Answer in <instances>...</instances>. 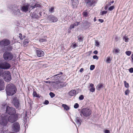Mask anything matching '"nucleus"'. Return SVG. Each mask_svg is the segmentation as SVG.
<instances>
[{
    "label": "nucleus",
    "instance_id": "1",
    "mask_svg": "<svg viewBox=\"0 0 133 133\" xmlns=\"http://www.w3.org/2000/svg\"><path fill=\"white\" fill-rule=\"evenodd\" d=\"M18 117V114L10 115L9 116L4 114L0 116V124L2 125L5 126L8 121L11 123H13L16 121Z\"/></svg>",
    "mask_w": 133,
    "mask_h": 133
},
{
    "label": "nucleus",
    "instance_id": "2",
    "mask_svg": "<svg viewBox=\"0 0 133 133\" xmlns=\"http://www.w3.org/2000/svg\"><path fill=\"white\" fill-rule=\"evenodd\" d=\"M40 6V4L38 3L32 4L26 3L21 5L20 6V9L23 12L26 13L28 11L30 12V11L34 8Z\"/></svg>",
    "mask_w": 133,
    "mask_h": 133
},
{
    "label": "nucleus",
    "instance_id": "3",
    "mask_svg": "<svg viewBox=\"0 0 133 133\" xmlns=\"http://www.w3.org/2000/svg\"><path fill=\"white\" fill-rule=\"evenodd\" d=\"M17 91L15 86L12 84H8L6 88V91L7 95L12 96L15 94Z\"/></svg>",
    "mask_w": 133,
    "mask_h": 133
},
{
    "label": "nucleus",
    "instance_id": "4",
    "mask_svg": "<svg viewBox=\"0 0 133 133\" xmlns=\"http://www.w3.org/2000/svg\"><path fill=\"white\" fill-rule=\"evenodd\" d=\"M9 8L12 10V14L15 16H19L22 15L18 5L16 4L11 5L9 6Z\"/></svg>",
    "mask_w": 133,
    "mask_h": 133
},
{
    "label": "nucleus",
    "instance_id": "5",
    "mask_svg": "<svg viewBox=\"0 0 133 133\" xmlns=\"http://www.w3.org/2000/svg\"><path fill=\"white\" fill-rule=\"evenodd\" d=\"M11 67L10 64L7 62L0 60V69L8 70Z\"/></svg>",
    "mask_w": 133,
    "mask_h": 133
},
{
    "label": "nucleus",
    "instance_id": "6",
    "mask_svg": "<svg viewBox=\"0 0 133 133\" xmlns=\"http://www.w3.org/2000/svg\"><path fill=\"white\" fill-rule=\"evenodd\" d=\"M14 56L12 54L9 52H4L3 55L4 59L7 61L11 60L13 58Z\"/></svg>",
    "mask_w": 133,
    "mask_h": 133
},
{
    "label": "nucleus",
    "instance_id": "7",
    "mask_svg": "<svg viewBox=\"0 0 133 133\" xmlns=\"http://www.w3.org/2000/svg\"><path fill=\"white\" fill-rule=\"evenodd\" d=\"M3 77L5 81L6 82H9L11 80V73L8 71H6L4 72Z\"/></svg>",
    "mask_w": 133,
    "mask_h": 133
},
{
    "label": "nucleus",
    "instance_id": "8",
    "mask_svg": "<svg viewBox=\"0 0 133 133\" xmlns=\"http://www.w3.org/2000/svg\"><path fill=\"white\" fill-rule=\"evenodd\" d=\"M91 110L87 108H83L81 110V113L85 117L90 116L91 114Z\"/></svg>",
    "mask_w": 133,
    "mask_h": 133
},
{
    "label": "nucleus",
    "instance_id": "9",
    "mask_svg": "<svg viewBox=\"0 0 133 133\" xmlns=\"http://www.w3.org/2000/svg\"><path fill=\"white\" fill-rule=\"evenodd\" d=\"M20 129V127L19 123L16 122L14 123L12 125V131L15 132L19 131Z\"/></svg>",
    "mask_w": 133,
    "mask_h": 133
},
{
    "label": "nucleus",
    "instance_id": "10",
    "mask_svg": "<svg viewBox=\"0 0 133 133\" xmlns=\"http://www.w3.org/2000/svg\"><path fill=\"white\" fill-rule=\"evenodd\" d=\"M6 112V113L10 115L14 114L16 113L15 109L14 108L9 106L7 107Z\"/></svg>",
    "mask_w": 133,
    "mask_h": 133
},
{
    "label": "nucleus",
    "instance_id": "11",
    "mask_svg": "<svg viewBox=\"0 0 133 133\" xmlns=\"http://www.w3.org/2000/svg\"><path fill=\"white\" fill-rule=\"evenodd\" d=\"M55 86L57 88H62L65 87L66 83L59 81H58L55 83Z\"/></svg>",
    "mask_w": 133,
    "mask_h": 133
},
{
    "label": "nucleus",
    "instance_id": "12",
    "mask_svg": "<svg viewBox=\"0 0 133 133\" xmlns=\"http://www.w3.org/2000/svg\"><path fill=\"white\" fill-rule=\"evenodd\" d=\"M96 3L97 1L95 0H87L86 2L87 5L89 7L94 6Z\"/></svg>",
    "mask_w": 133,
    "mask_h": 133
},
{
    "label": "nucleus",
    "instance_id": "13",
    "mask_svg": "<svg viewBox=\"0 0 133 133\" xmlns=\"http://www.w3.org/2000/svg\"><path fill=\"white\" fill-rule=\"evenodd\" d=\"M10 41L7 39H4L0 41V45L5 46L9 44Z\"/></svg>",
    "mask_w": 133,
    "mask_h": 133
},
{
    "label": "nucleus",
    "instance_id": "14",
    "mask_svg": "<svg viewBox=\"0 0 133 133\" xmlns=\"http://www.w3.org/2000/svg\"><path fill=\"white\" fill-rule=\"evenodd\" d=\"M12 103L15 107L17 108H19V101L16 97H14L13 99Z\"/></svg>",
    "mask_w": 133,
    "mask_h": 133
},
{
    "label": "nucleus",
    "instance_id": "15",
    "mask_svg": "<svg viewBox=\"0 0 133 133\" xmlns=\"http://www.w3.org/2000/svg\"><path fill=\"white\" fill-rule=\"evenodd\" d=\"M48 19L52 22H56L58 20L57 18L55 17L52 15H49L48 18Z\"/></svg>",
    "mask_w": 133,
    "mask_h": 133
},
{
    "label": "nucleus",
    "instance_id": "16",
    "mask_svg": "<svg viewBox=\"0 0 133 133\" xmlns=\"http://www.w3.org/2000/svg\"><path fill=\"white\" fill-rule=\"evenodd\" d=\"M36 53L37 56L39 57L44 56V52L43 51L38 49L36 50Z\"/></svg>",
    "mask_w": 133,
    "mask_h": 133
},
{
    "label": "nucleus",
    "instance_id": "17",
    "mask_svg": "<svg viewBox=\"0 0 133 133\" xmlns=\"http://www.w3.org/2000/svg\"><path fill=\"white\" fill-rule=\"evenodd\" d=\"M5 88L4 83L3 80L0 79V91L3 90Z\"/></svg>",
    "mask_w": 133,
    "mask_h": 133
},
{
    "label": "nucleus",
    "instance_id": "18",
    "mask_svg": "<svg viewBox=\"0 0 133 133\" xmlns=\"http://www.w3.org/2000/svg\"><path fill=\"white\" fill-rule=\"evenodd\" d=\"M71 1L73 8H76L78 3V0H71Z\"/></svg>",
    "mask_w": 133,
    "mask_h": 133
},
{
    "label": "nucleus",
    "instance_id": "19",
    "mask_svg": "<svg viewBox=\"0 0 133 133\" xmlns=\"http://www.w3.org/2000/svg\"><path fill=\"white\" fill-rule=\"evenodd\" d=\"M75 122L78 126H79L81 125L82 121L79 117H76L75 118Z\"/></svg>",
    "mask_w": 133,
    "mask_h": 133
},
{
    "label": "nucleus",
    "instance_id": "20",
    "mask_svg": "<svg viewBox=\"0 0 133 133\" xmlns=\"http://www.w3.org/2000/svg\"><path fill=\"white\" fill-rule=\"evenodd\" d=\"M31 17L33 19L37 18L38 17V16L35 12H33L31 15Z\"/></svg>",
    "mask_w": 133,
    "mask_h": 133
},
{
    "label": "nucleus",
    "instance_id": "21",
    "mask_svg": "<svg viewBox=\"0 0 133 133\" xmlns=\"http://www.w3.org/2000/svg\"><path fill=\"white\" fill-rule=\"evenodd\" d=\"M76 94V91L75 90H72L69 93V95L71 96H73L75 95Z\"/></svg>",
    "mask_w": 133,
    "mask_h": 133
},
{
    "label": "nucleus",
    "instance_id": "22",
    "mask_svg": "<svg viewBox=\"0 0 133 133\" xmlns=\"http://www.w3.org/2000/svg\"><path fill=\"white\" fill-rule=\"evenodd\" d=\"M78 22H77L71 24L70 27V29H71L74 28L75 26H77L78 24Z\"/></svg>",
    "mask_w": 133,
    "mask_h": 133
},
{
    "label": "nucleus",
    "instance_id": "23",
    "mask_svg": "<svg viewBox=\"0 0 133 133\" xmlns=\"http://www.w3.org/2000/svg\"><path fill=\"white\" fill-rule=\"evenodd\" d=\"M62 107L64 108V109L66 110L67 111H68L69 109V108L68 107V106L65 104H62Z\"/></svg>",
    "mask_w": 133,
    "mask_h": 133
},
{
    "label": "nucleus",
    "instance_id": "24",
    "mask_svg": "<svg viewBox=\"0 0 133 133\" xmlns=\"http://www.w3.org/2000/svg\"><path fill=\"white\" fill-rule=\"evenodd\" d=\"M123 39L124 40L125 42H127L129 41V38L126 36H124L123 37Z\"/></svg>",
    "mask_w": 133,
    "mask_h": 133
},
{
    "label": "nucleus",
    "instance_id": "25",
    "mask_svg": "<svg viewBox=\"0 0 133 133\" xmlns=\"http://www.w3.org/2000/svg\"><path fill=\"white\" fill-rule=\"evenodd\" d=\"M120 50L118 48L115 49L113 51V52L116 54L118 53Z\"/></svg>",
    "mask_w": 133,
    "mask_h": 133
},
{
    "label": "nucleus",
    "instance_id": "26",
    "mask_svg": "<svg viewBox=\"0 0 133 133\" xmlns=\"http://www.w3.org/2000/svg\"><path fill=\"white\" fill-rule=\"evenodd\" d=\"M103 86L102 84H98V85L97 87V89L99 90L100 89L102 88Z\"/></svg>",
    "mask_w": 133,
    "mask_h": 133
},
{
    "label": "nucleus",
    "instance_id": "27",
    "mask_svg": "<svg viewBox=\"0 0 133 133\" xmlns=\"http://www.w3.org/2000/svg\"><path fill=\"white\" fill-rule=\"evenodd\" d=\"M19 37L21 40H22V39H23L25 37V36H24V35H23V36L22 34H19Z\"/></svg>",
    "mask_w": 133,
    "mask_h": 133
},
{
    "label": "nucleus",
    "instance_id": "28",
    "mask_svg": "<svg viewBox=\"0 0 133 133\" xmlns=\"http://www.w3.org/2000/svg\"><path fill=\"white\" fill-rule=\"evenodd\" d=\"M107 12V11H102L100 12V15H103L105 14H106Z\"/></svg>",
    "mask_w": 133,
    "mask_h": 133
},
{
    "label": "nucleus",
    "instance_id": "29",
    "mask_svg": "<svg viewBox=\"0 0 133 133\" xmlns=\"http://www.w3.org/2000/svg\"><path fill=\"white\" fill-rule=\"evenodd\" d=\"M124 83L125 87L127 88H128L129 87V84L126 81H124Z\"/></svg>",
    "mask_w": 133,
    "mask_h": 133
},
{
    "label": "nucleus",
    "instance_id": "30",
    "mask_svg": "<svg viewBox=\"0 0 133 133\" xmlns=\"http://www.w3.org/2000/svg\"><path fill=\"white\" fill-rule=\"evenodd\" d=\"M111 59L110 57H108L107 58V59L106 60L107 62L108 63H109L110 62V61L111 60Z\"/></svg>",
    "mask_w": 133,
    "mask_h": 133
},
{
    "label": "nucleus",
    "instance_id": "31",
    "mask_svg": "<svg viewBox=\"0 0 133 133\" xmlns=\"http://www.w3.org/2000/svg\"><path fill=\"white\" fill-rule=\"evenodd\" d=\"M72 46V47L73 49L75 48L77 46V45H76L75 43H73Z\"/></svg>",
    "mask_w": 133,
    "mask_h": 133
},
{
    "label": "nucleus",
    "instance_id": "32",
    "mask_svg": "<svg viewBox=\"0 0 133 133\" xmlns=\"http://www.w3.org/2000/svg\"><path fill=\"white\" fill-rule=\"evenodd\" d=\"M82 14L84 16L86 17L88 15V13L87 12L84 11L83 12Z\"/></svg>",
    "mask_w": 133,
    "mask_h": 133
},
{
    "label": "nucleus",
    "instance_id": "33",
    "mask_svg": "<svg viewBox=\"0 0 133 133\" xmlns=\"http://www.w3.org/2000/svg\"><path fill=\"white\" fill-rule=\"evenodd\" d=\"M78 38L79 41V42H81L82 41L83 38L81 36L79 35L78 37Z\"/></svg>",
    "mask_w": 133,
    "mask_h": 133
},
{
    "label": "nucleus",
    "instance_id": "34",
    "mask_svg": "<svg viewBox=\"0 0 133 133\" xmlns=\"http://www.w3.org/2000/svg\"><path fill=\"white\" fill-rule=\"evenodd\" d=\"M83 24H84V26H88L89 25H90V23H88L87 22H85L83 23Z\"/></svg>",
    "mask_w": 133,
    "mask_h": 133
},
{
    "label": "nucleus",
    "instance_id": "35",
    "mask_svg": "<svg viewBox=\"0 0 133 133\" xmlns=\"http://www.w3.org/2000/svg\"><path fill=\"white\" fill-rule=\"evenodd\" d=\"M95 45L96 46H99V42L96 40L95 41Z\"/></svg>",
    "mask_w": 133,
    "mask_h": 133
},
{
    "label": "nucleus",
    "instance_id": "36",
    "mask_svg": "<svg viewBox=\"0 0 133 133\" xmlns=\"http://www.w3.org/2000/svg\"><path fill=\"white\" fill-rule=\"evenodd\" d=\"M49 11L50 12H54V8L53 7H51L49 10Z\"/></svg>",
    "mask_w": 133,
    "mask_h": 133
},
{
    "label": "nucleus",
    "instance_id": "37",
    "mask_svg": "<svg viewBox=\"0 0 133 133\" xmlns=\"http://www.w3.org/2000/svg\"><path fill=\"white\" fill-rule=\"evenodd\" d=\"M131 53V52L130 51H128L125 52V54L127 55L128 56H130Z\"/></svg>",
    "mask_w": 133,
    "mask_h": 133
},
{
    "label": "nucleus",
    "instance_id": "38",
    "mask_svg": "<svg viewBox=\"0 0 133 133\" xmlns=\"http://www.w3.org/2000/svg\"><path fill=\"white\" fill-rule=\"evenodd\" d=\"M114 6H110L108 8V10L110 11L112 10L114 8Z\"/></svg>",
    "mask_w": 133,
    "mask_h": 133
},
{
    "label": "nucleus",
    "instance_id": "39",
    "mask_svg": "<svg viewBox=\"0 0 133 133\" xmlns=\"http://www.w3.org/2000/svg\"><path fill=\"white\" fill-rule=\"evenodd\" d=\"M49 95L52 98L54 97L55 96V95L52 92H50L49 93Z\"/></svg>",
    "mask_w": 133,
    "mask_h": 133
},
{
    "label": "nucleus",
    "instance_id": "40",
    "mask_svg": "<svg viewBox=\"0 0 133 133\" xmlns=\"http://www.w3.org/2000/svg\"><path fill=\"white\" fill-rule=\"evenodd\" d=\"M111 4L110 3H109V4H107L104 7V9L105 10H107L108 8V5H111Z\"/></svg>",
    "mask_w": 133,
    "mask_h": 133
},
{
    "label": "nucleus",
    "instance_id": "41",
    "mask_svg": "<svg viewBox=\"0 0 133 133\" xmlns=\"http://www.w3.org/2000/svg\"><path fill=\"white\" fill-rule=\"evenodd\" d=\"M129 92L130 91L128 89L126 90L125 92V95H128L129 94Z\"/></svg>",
    "mask_w": 133,
    "mask_h": 133
},
{
    "label": "nucleus",
    "instance_id": "42",
    "mask_svg": "<svg viewBox=\"0 0 133 133\" xmlns=\"http://www.w3.org/2000/svg\"><path fill=\"white\" fill-rule=\"evenodd\" d=\"M95 66L94 65H91L90 66V69L91 70H92L94 69Z\"/></svg>",
    "mask_w": 133,
    "mask_h": 133
},
{
    "label": "nucleus",
    "instance_id": "43",
    "mask_svg": "<svg viewBox=\"0 0 133 133\" xmlns=\"http://www.w3.org/2000/svg\"><path fill=\"white\" fill-rule=\"evenodd\" d=\"M46 41V40L45 39L42 38L40 39L39 40V41L40 42H43Z\"/></svg>",
    "mask_w": 133,
    "mask_h": 133
},
{
    "label": "nucleus",
    "instance_id": "44",
    "mask_svg": "<svg viewBox=\"0 0 133 133\" xmlns=\"http://www.w3.org/2000/svg\"><path fill=\"white\" fill-rule=\"evenodd\" d=\"M33 96L34 97H38V95L35 91H34L33 92Z\"/></svg>",
    "mask_w": 133,
    "mask_h": 133
},
{
    "label": "nucleus",
    "instance_id": "45",
    "mask_svg": "<svg viewBox=\"0 0 133 133\" xmlns=\"http://www.w3.org/2000/svg\"><path fill=\"white\" fill-rule=\"evenodd\" d=\"M79 107V105L77 103H76L75 104L74 106V107L75 109Z\"/></svg>",
    "mask_w": 133,
    "mask_h": 133
},
{
    "label": "nucleus",
    "instance_id": "46",
    "mask_svg": "<svg viewBox=\"0 0 133 133\" xmlns=\"http://www.w3.org/2000/svg\"><path fill=\"white\" fill-rule=\"evenodd\" d=\"M12 49V46L11 45H9L8 46L7 50H11Z\"/></svg>",
    "mask_w": 133,
    "mask_h": 133
},
{
    "label": "nucleus",
    "instance_id": "47",
    "mask_svg": "<svg viewBox=\"0 0 133 133\" xmlns=\"http://www.w3.org/2000/svg\"><path fill=\"white\" fill-rule=\"evenodd\" d=\"M84 99V96L83 95H81L79 97V99L80 100H82Z\"/></svg>",
    "mask_w": 133,
    "mask_h": 133
},
{
    "label": "nucleus",
    "instance_id": "48",
    "mask_svg": "<svg viewBox=\"0 0 133 133\" xmlns=\"http://www.w3.org/2000/svg\"><path fill=\"white\" fill-rule=\"evenodd\" d=\"M90 90L92 92H93L95 91V89L94 88L92 87L90 88Z\"/></svg>",
    "mask_w": 133,
    "mask_h": 133
},
{
    "label": "nucleus",
    "instance_id": "49",
    "mask_svg": "<svg viewBox=\"0 0 133 133\" xmlns=\"http://www.w3.org/2000/svg\"><path fill=\"white\" fill-rule=\"evenodd\" d=\"M93 58L94 59H96L97 60L98 58V57L96 55L94 56L93 57Z\"/></svg>",
    "mask_w": 133,
    "mask_h": 133
},
{
    "label": "nucleus",
    "instance_id": "50",
    "mask_svg": "<svg viewBox=\"0 0 133 133\" xmlns=\"http://www.w3.org/2000/svg\"><path fill=\"white\" fill-rule=\"evenodd\" d=\"M129 71L131 73H132L133 72V68H131L129 69Z\"/></svg>",
    "mask_w": 133,
    "mask_h": 133
},
{
    "label": "nucleus",
    "instance_id": "51",
    "mask_svg": "<svg viewBox=\"0 0 133 133\" xmlns=\"http://www.w3.org/2000/svg\"><path fill=\"white\" fill-rule=\"evenodd\" d=\"M49 103V102L47 100H45V102H44V104H45L47 105V104H48Z\"/></svg>",
    "mask_w": 133,
    "mask_h": 133
},
{
    "label": "nucleus",
    "instance_id": "52",
    "mask_svg": "<svg viewBox=\"0 0 133 133\" xmlns=\"http://www.w3.org/2000/svg\"><path fill=\"white\" fill-rule=\"evenodd\" d=\"M104 133H110V131L109 130H106L104 131Z\"/></svg>",
    "mask_w": 133,
    "mask_h": 133
},
{
    "label": "nucleus",
    "instance_id": "53",
    "mask_svg": "<svg viewBox=\"0 0 133 133\" xmlns=\"http://www.w3.org/2000/svg\"><path fill=\"white\" fill-rule=\"evenodd\" d=\"M63 74V73L62 72H60L59 73L57 74L56 75H54V76H57L58 75H62Z\"/></svg>",
    "mask_w": 133,
    "mask_h": 133
},
{
    "label": "nucleus",
    "instance_id": "54",
    "mask_svg": "<svg viewBox=\"0 0 133 133\" xmlns=\"http://www.w3.org/2000/svg\"><path fill=\"white\" fill-rule=\"evenodd\" d=\"M98 21L101 23H103L104 21L103 20L101 19H99Z\"/></svg>",
    "mask_w": 133,
    "mask_h": 133
},
{
    "label": "nucleus",
    "instance_id": "55",
    "mask_svg": "<svg viewBox=\"0 0 133 133\" xmlns=\"http://www.w3.org/2000/svg\"><path fill=\"white\" fill-rule=\"evenodd\" d=\"M44 82L46 83L50 84L51 83L50 81H44Z\"/></svg>",
    "mask_w": 133,
    "mask_h": 133
},
{
    "label": "nucleus",
    "instance_id": "56",
    "mask_svg": "<svg viewBox=\"0 0 133 133\" xmlns=\"http://www.w3.org/2000/svg\"><path fill=\"white\" fill-rule=\"evenodd\" d=\"M93 53L95 54H97L98 53V51L96 50H95L94 52Z\"/></svg>",
    "mask_w": 133,
    "mask_h": 133
},
{
    "label": "nucleus",
    "instance_id": "57",
    "mask_svg": "<svg viewBox=\"0 0 133 133\" xmlns=\"http://www.w3.org/2000/svg\"><path fill=\"white\" fill-rule=\"evenodd\" d=\"M83 70H84V69H83V68H81L80 70H79L80 72H82L83 71Z\"/></svg>",
    "mask_w": 133,
    "mask_h": 133
},
{
    "label": "nucleus",
    "instance_id": "58",
    "mask_svg": "<svg viewBox=\"0 0 133 133\" xmlns=\"http://www.w3.org/2000/svg\"><path fill=\"white\" fill-rule=\"evenodd\" d=\"M94 85L92 83H91L90 84V86L91 87V88L93 87H94Z\"/></svg>",
    "mask_w": 133,
    "mask_h": 133
},
{
    "label": "nucleus",
    "instance_id": "59",
    "mask_svg": "<svg viewBox=\"0 0 133 133\" xmlns=\"http://www.w3.org/2000/svg\"><path fill=\"white\" fill-rule=\"evenodd\" d=\"M131 58L132 59V60H131V62H133V54L131 55Z\"/></svg>",
    "mask_w": 133,
    "mask_h": 133
},
{
    "label": "nucleus",
    "instance_id": "60",
    "mask_svg": "<svg viewBox=\"0 0 133 133\" xmlns=\"http://www.w3.org/2000/svg\"><path fill=\"white\" fill-rule=\"evenodd\" d=\"M2 74V71L0 69V76H1Z\"/></svg>",
    "mask_w": 133,
    "mask_h": 133
},
{
    "label": "nucleus",
    "instance_id": "61",
    "mask_svg": "<svg viewBox=\"0 0 133 133\" xmlns=\"http://www.w3.org/2000/svg\"><path fill=\"white\" fill-rule=\"evenodd\" d=\"M41 14H42V12H39V15L38 16V17H40L41 16Z\"/></svg>",
    "mask_w": 133,
    "mask_h": 133
},
{
    "label": "nucleus",
    "instance_id": "62",
    "mask_svg": "<svg viewBox=\"0 0 133 133\" xmlns=\"http://www.w3.org/2000/svg\"><path fill=\"white\" fill-rule=\"evenodd\" d=\"M24 42L26 43H29V42L27 40H25L24 41Z\"/></svg>",
    "mask_w": 133,
    "mask_h": 133
},
{
    "label": "nucleus",
    "instance_id": "63",
    "mask_svg": "<svg viewBox=\"0 0 133 133\" xmlns=\"http://www.w3.org/2000/svg\"><path fill=\"white\" fill-rule=\"evenodd\" d=\"M94 22H95L96 21V18L95 17L94 18Z\"/></svg>",
    "mask_w": 133,
    "mask_h": 133
},
{
    "label": "nucleus",
    "instance_id": "64",
    "mask_svg": "<svg viewBox=\"0 0 133 133\" xmlns=\"http://www.w3.org/2000/svg\"><path fill=\"white\" fill-rule=\"evenodd\" d=\"M118 37L117 36L116 37L115 39L116 41H117L118 40Z\"/></svg>",
    "mask_w": 133,
    "mask_h": 133
}]
</instances>
